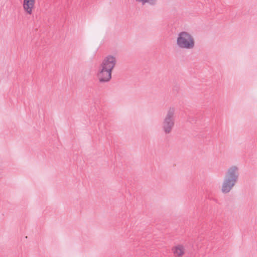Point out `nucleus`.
I'll return each mask as SVG.
<instances>
[{
    "label": "nucleus",
    "mask_w": 257,
    "mask_h": 257,
    "mask_svg": "<svg viewBox=\"0 0 257 257\" xmlns=\"http://www.w3.org/2000/svg\"><path fill=\"white\" fill-rule=\"evenodd\" d=\"M239 177L238 168L233 166L228 169L222 184L221 191L228 193L237 183Z\"/></svg>",
    "instance_id": "f257e3e1"
},
{
    "label": "nucleus",
    "mask_w": 257,
    "mask_h": 257,
    "mask_svg": "<svg viewBox=\"0 0 257 257\" xmlns=\"http://www.w3.org/2000/svg\"><path fill=\"white\" fill-rule=\"evenodd\" d=\"M175 108L170 107L164 117L162 123V129L165 134H170L175 125Z\"/></svg>",
    "instance_id": "f03ea898"
},
{
    "label": "nucleus",
    "mask_w": 257,
    "mask_h": 257,
    "mask_svg": "<svg viewBox=\"0 0 257 257\" xmlns=\"http://www.w3.org/2000/svg\"><path fill=\"white\" fill-rule=\"evenodd\" d=\"M177 44L180 48L190 49L194 47L195 42L192 36L187 32H181L178 34Z\"/></svg>",
    "instance_id": "7ed1b4c3"
},
{
    "label": "nucleus",
    "mask_w": 257,
    "mask_h": 257,
    "mask_svg": "<svg viewBox=\"0 0 257 257\" xmlns=\"http://www.w3.org/2000/svg\"><path fill=\"white\" fill-rule=\"evenodd\" d=\"M116 63V58L112 55H108L104 58L100 67L112 71Z\"/></svg>",
    "instance_id": "20e7f679"
},
{
    "label": "nucleus",
    "mask_w": 257,
    "mask_h": 257,
    "mask_svg": "<svg viewBox=\"0 0 257 257\" xmlns=\"http://www.w3.org/2000/svg\"><path fill=\"white\" fill-rule=\"evenodd\" d=\"M112 71L99 67L97 74L98 80L101 83H105L109 82L111 79Z\"/></svg>",
    "instance_id": "39448f33"
},
{
    "label": "nucleus",
    "mask_w": 257,
    "mask_h": 257,
    "mask_svg": "<svg viewBox=\"0 0 257 257\" xmlns=\"http://www.w3.org/2000/svg\"><path fill=\"white\" fill-rule=\"evenodd\" d=\"M35 1L24 0L23 8L26 12L29 15L32 14V10L34 7Z\"/></svg>",
    "instance_id": "423d86ee"
},
{
    "label": "nucleus",
    "mask_w": 257,
    "mask_h": 257,
    "mask_svg": "<svg viewBox=\"0 0 257 257\" xmlns=\"http://www.w3.org/2000/svg\"><path fill=\"white\" fill-rule=\"evenodd\" d=\"M172 251L176 257H180L184 254V248L182 245H178L172 248Z\"/></svg>",
    "instance_id": "0eeeda50"
},
{
    "label": "nucleus",
    "mask_w": 257,
    "mask_h": 257,
    "mask_svg": "<svg viewBox=\"0 0 257 257\" xmlns=\"http://www.w3.org/2000/svg\"><path fill=\"white\" fill-rule=\"evenodd\" d=\"M138 2L142 3L143 4L148 3L152 6H154L157 3V0H136Z\"/></svg>",
    "instance_id": "6e6552de"
},
{
    "label": "nucleus",
    "mask_w": 257,
    "mask_h": 257,
    "mask_svg": "<svg viewBox=\"0 0 257 257\" xmlns=\"http://www.w3.org/2000/svg\"><path fill=\"white\" fill-rule=\"evenodd\" d=\"M187 120L190 122H191L192 121L195 120V119L193 117L190 116H188Z\"/></svg>",
    "instance_id": "1a4fd4ad"
}]
</instances>
